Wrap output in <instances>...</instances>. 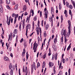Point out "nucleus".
I'll return each instance as SVG.
<instances>
[{
  "instance_id": "nucleus-1",
  "label": "nucleus",
  "mask_w": 75,
  "mask_h": 75,
  "mask_svg": "<svg viewBox=\"0 0 75 75\" xmlns=\"http://www.w3.org/2000/svg\"><path fill=\"white\" fill-rule=\"evenodd\" d=\"M66 30H62L61 33L62 35L63 36L64 35V37H67V34L66 33Z\"/></svg>"
},
{
  "instance_id": "nucleus-2",
  "label": "nucleus",
  "mask_w": 75,
  "mask_h": 75,
  "mask_svg": "<svg viewBox=\"0 0 75 75\" xmlns=\"http://www.w3.org/2000/svg\"><path fill=\"white\" fill-rule=\"evenodd\" d=\"M35 62H33V65H32V67H31L32 70H33V69H34L33 68H34V69H35V70H36V66H35Z\"/></svg>"
},
{
  "instance_id": "nucleus-3",
  "label": "nucleus",
  "mask_w": 75,
  "mask_h": 75,
  "mask_svg": "<svg viewBox=\"0 0 75 75\" xmlns=\"http://www.w3.org/2000/svg\"><path fill=\"white\" fill-rule=\"evenodd\" d=\"M49 67L50 68L54 65V63L52 62H50L49 64Z\"/></svg>"
},
{
  "instance_id": "nucleus-4",
  "label": "nucleus",
  "mask_w": 75,
  "mask_h": 75,
  "mask_svg": "<svg viewBox=\"0 0 75 75\" xmlns=\"http://www.w3.org/2000/svg\"><path fill=\"white\" fill-rule=\"evenodd\" d=\"M31 13H32V16H34V11L32 9L30 10V14H31Z\"/></svg>"
},
{
  "instance_id": "nucleus-5",
  "label": "nucleus",
  "mask_w": 75,
  "mask_h": 75,
  "mask_svg": "<svg viewBox=\"0 0 75 75\" xmlns=\"http://www.w3.org/2000/svg\"><path fill=\"white\" fill-rule=\"evenodd\" d=\"M31 27V26L30 25H27L26 28V30H28V29H30V28Z\"/></svg>"
},
{
  "instance_id": "nucleus-6",
  "label": "nucleus",
  "mask_w": 75,
  "mask_h": 75,
  "mask_svg": "<svg viewBox=\"0 0 75 75\" xmlns=\"http://www.w3.org/2000/svg\"><path fill=\"white\" fill-rule=\"evenodd\" d=\"M25 53V48H24L23 52H22V57H24V54Z\"/></svg>"
},
{
  "instance_id": "nucleus-7",
  "label": "nucleus",
  "mask_w": 75,
  "mask_h": 75,
  "mask_svg": "<svg viewBox=\"0 0 75 75\" xmlns=\"http://www.w3.org/2000/svg\"><path fill=\"white\" fill-rule=\"evenodd\" d=\"M26 72V74L25 75H27L28 74V70H27V67H26L25 69V71Z\"/></svg>"
},
{
  "instance_id": "nucleus-8",
  "label": "nucleus",
  "mask_w": 75,
  "mask_h": 75,
  "mask_svg": "<svg viewBox=\"0 0 75 75\" xmlns=\"http://www.w3.org/2000/svg\"><path fill=\"white\" fill-rule=\"evenodd\" d=\"M52 48L54 49V51H57V47L55 46V45H53Z\"/></svg>"
},
{
  "instance_id": "nucleus-9",
  "label": "nucleus",
  "mask_w": 75,
  "mask_h": 75,
  "mask_svg": "<svg viewBox=\"0 0 75 75\" xmlns=\"http://www.w3.org/2000/svg\"><path fill=\"white\" fill-rule=\"evenodd\" d=\"M0 11L1 13H3V8L2 7V6H0Z\"/></svg>"
},
{
  "instance_id": "nucleus-10",
  "label": "nucleus",
  "mask_w": 75,
  "mask_h": 75,
  "mask_svg": "<svg viewBox=\"0 0 75 75\" xmlns=\"http://www.w3.org/2000/svg\"><path fill=\"white\" fill-rule=\"evenodd\" d=\"M11 17L10 16L9 18V21L8 22V25H10V21H11Z\"/></svg>"
},
{
  "instance_id": "nucleus-11",
  "label": "nucleus",
  "mask_w": 75,
  "mask_h": 75,
  "mask_svg": "<svg viewBox=\"0 0 75 75\" xmlns=\"http://www.w3.org/2000/svg\"><path fill=\"white\" fill-rule=\"evenodd\" d=\"M64 14H65L66 17H68V15H67V10H65Z\"/></svg>"
},
{
  "instance_id": "nucleus-12",
  "label": "nucleus",
  "mask_w": 75,
  "mask_h": 75,
  "mask_svg": "<svg viewBox=\"0 0 75 75\" xmlns=\"http://www.w3.org/2000/svg\"><path fill=\"white\" fill-rule=\"evenodd\" d=\"M33 50L34 49V48L36 47V45L38 47V45L37 44H36V41L35 42V43L33 44Z\"/></svg>"
},
{
  "instance_id": "nucleus-13",
  "label": "nucleus",
  "mask_w": 75,
  "mask_h": 75,
  "mask_svg": "<svg viewBox=\"0 0 75 75\" xmlns=\"http://www.w3.org/2000/svg\"><path fill=\"white\" fill-rule=\"evenodd\" d=\"M4 60L5 61H9V59L7 57H4Z\"/></svg>"
},
{
  "instance_id": "nucleus-14",
  "label": "nucleus",
  "mask_w": 75,
  "mask_h": 75,
  "mask_svg": "<svg viewBox=\"0 0 75 75\" xmlns=\"http://www.w3.org/2000/svg\"><path fill=\"white\" fill-rule=\"evenodd\" d=\"M64 42L65 43V44H67V41H68V40H67V36H65L64 37Z\"/></svg>"
},
{
  "instance_id": "nucleus-15",
  "label": "nucleus",
  "mask_w": 75,
  "mask_h": 75,
  "mask_svg": "<svg viewBox=\"0 0 75 75\" xmlns=\"http://www.w3.org/2000/svg\"><path fill=\"white\" fill-rule=\"evenodd\" d=\"M70 34H71V30H69V33H67V34L68 37L69 36Z\"/></svg>"
},
{
  "instance_id": "nucleus-16",
  "label": "nucleus",
  "mask_w": 75,
  "mask_h": 75,
  "mask_svg": "<svg viewBox=\"0 0 75 75\" xmlns=\"http://www.w3.org/2000/svg\"><path fill=\"white\" fill-rule=\"evenodd\" d=\"M37 45L36 46H35V47L34 48V49H33V50H34V52H36V51H37Z\"/></svg>"
},
{
  "instance_id": "nucleus-17",
  "label": "nucleus",
  "mask_w": 75,
  "mask_h": 75,
  "mask_svg": "<svg viewBox=\"0 0 75 75\" xmlns=\"http://www.w3.org/2000/svg\"><path fill=\"white\" fill-rule=\"evenodd\" d=\"M6 3L7 4H9L10 3V0H7L6 1Z\"/></svg>"
},
{
  "instance_id": "nucleus-18",
  "label": "nucleus",
  "mask_w": 75,
  "mask_h": 75,
  "mask_svg": "<svg viewBox=\"0 0 75 75\" xmlns=\"http://www.w3.org/2000/svg\"><path fill=\"white\" fill-rule=\"evenodd\" d=\"M61 23H62L63 21V20H64V18H63V16H61Z\"/></svg>"
},
{
  "instance_id": "nucleus-19",
  "label": "nucleus",
  "mask_w": 75,
  "mask_h": 75,
  "mask_svg": "<svg viewBox=\"0 0 75 75\" xmlns=\"http://www.w3.org/2000/svg\"><path fill=\"white\" fill-rule=\"evenodd\" d=\"M49 21L50 22H53V19L52 18L50 17L49 18Z\"/></svg>"
},
{
  "instance_id": "nucleus-20",
  "label": "nucleus",
  "mask_w": 75,
  "mask_h": 75,
  "mask_svg": "<svg viewBox=\"0 0 75 75\" xmlns=\"http://www.w3.org/2000/svg\"><path fill=\"white\" fill-rule=\"evenodd\" d=\"M10 74L11 75H13V70L11 69V71L10 72Z\"/></svg>"
},
{
  "instance_id": "nucleus-21",
  "label": "nucleus",
  "mask_w": 75,
  "mask_h": 75,
  "mask_svg": "<svg viewBox=\"0 0 75 75\" xmlns=\"http://www.w3.org/2000/svg\"><path fill=\"white\" fill-rule=\"evenodd\" d=\"M53 70L54 74H56V71H55V66L53 68Z\"/></svg>"
},
{
  "instance_id": "nucleus-22",
  "label": "nucleus",
  "mask_w": 75,
  "mask_h": 75,
  "mask_svg": "<svg viewBox=\"0 0 75 75\" xmlns=\"http://www.w3.org/2000/svg\"><path fill=\"white\" fill-rule=\"evenodd\" d=\"M59 10H61V8H62V7H61V3H59Z\"/></svg>"
},
{
  "instance_id": "nucleus-23",
  "label": "nucleus",
  "mask_w": 75,
  "mask_h": 75,
  "mask_svg": "<svg viewBox=\"0 0 75 75\" xmlns=\"http://www.w3.org/2000/svg\"><path fill=\"white\" fill-rule=\"evenodd\" d=\"M10 34L11 35H9V36H8L9 37V38H8L9 39H10V38L11 37H12V33H11Z\"/></svg>"
},
{
  "instance_id": "nucleus-24",
  "label": "nucleus",
  "mask_w": 75,
  "mask_h": 75,
  "mask_svg": "<svg viewBox=\"0 0 75 75\" xmlns=\"http://www.w3.org/2000/svg\"><path fill=\"white\" fill-rule=\"evenodd\" d=\"M17 8H18V4L16 5L14 7V9L15 10H17Z\"/></svg>"
},
{
  "instance_id": "nucleus-25",
  "label": "nucleus",
  "mask_w": 75,
  "mask_h": 75,
  "mask_svg": "<svg viewBox=\"0 0 75 75\" xmlns=\"http://www.w3.org/2000/svg\"><path fill=\"white\" fill-rule=\"evenodd\" d=\"M13 33L15 34H17V29H15Z\"/></svg>"
},
{
  "instance_id": "nucleus-26",
  "label": "nucleus",
  "mask_w": 75,
  "mask_h": 75,
  "mask_svg": "<svg viewBox=\"0 0 75 75\" xmlns=\"http://www.w3.org/2000/svg\"><path fill=\"white\" fill-rule=\"evenodd\" d=\"M26 9H27V7L26 6L24 5V8H23V10H25V11L26 10Z\"/></svg>"
},
{
  "instance_id": "nucleus-27",
  "label": "nucleus",
  "mask_w": 75,
  "mask_h": 75,
  "mask_svg": "<svg viewBox=\"0 0 75 75\" xmlns=\"http://www.w3.org/2000/svg\"><path fill=\"white\" fill-rule=\"evenodd\" d=\"M12 68V64H10L9 66V69H11Z\"/></svg>"
},
{
  "instance_id": "nucleus-28",
  "label": "nucleus",
  "mask_w": 75,
  "mask_h": 75,
  "mask_svg": "<svg viewBox=\"0 0 75 75\" xmlns=\"http://www.w3.org/2000/svg\"><path fill=\"white\" fill-rule=\"evenodd\" d=\"M66 4L67 7H69V3L68 2H66Z\"/></svg>"
},
{
  "instance_id": "nucleus-29",
  "label": "nucleus",
  "mask_w": 75,
  "mask_h": 75,
  "mask_svg": "<svg viewBox=\"0 0 75 75\" xmlns=\"http://www.w3.org/2000/svg\"><path fill=\"white\" fill-rule=\"evenodd\" d=\"M47 55V54L45 53L43 55V59H45V57H46V55Z\"/></svg>"
},
{
  "instance_id": "nucleus-30",
  "label": "nucleus",
  "mask_w": 75,
  "mask_h": 75,
  "mask_svg": "<svg viewBox=\"0 0 75 75\" xmlns=\"http://www.w3.org/2000/svg\"><path fill=\"white\" fill-rule=\"evenodd\" d=\"M24 46L25 48H26L27 47V43H26V42H25L24 43Z\"/></svg>"
},
{
  "instance_id": "nucleus-31",
  "label": "nucleus",
  "mask_w": 75,
  "mask_h": 75,
  "mask_svg": "<svg viewBox=\"0 0 75 75\" xmlns=\"http://www.w3.org/2000/svg\"><path fill=\"white\" fill-rule=\"evenodd\" d=\"M45 17L46 18H47L48 17V14L47 13H45Z\"/></svg>"
},
{
  "instance_id": "nucleus-32",
  "label": "nucleus",
  "mask_w": 75,
  "mask_h": 75,
  "mask_svg": "<svg viewBox=\"0 0 75 75\" xmlns=\"http://www.w3.org/2000/svg\"><path fill=\"white\" fill-rule=\"evenodd\" d=\"M26 57L27 60V59H28V52H26Z\"/></svg>"
},
{
  "instance_id": "nucleus-33",
  "label": "nucleus",
  "mask_w": 75,
  "mask_h": 75,
  "mask_svg": "<svg viewBox=\"0 0 75 75\" xmlns=\"http://www.w3.org/2000/svg\"><path fill=\"white\" fill-rule=\"evenodd\" d=\"M43 35L44 37H46L47 35L46 34V32H45V31L44 32Z\"/></svg>"
},
{
  "instance_id": "nucleus-34",
  "label": "nucleus",
  "mask_w": 75,
  "mask_h": 75,
  "mask_svg": "<svg viewBox=\"0 0 75 75\" xmlns=\"http://www.w3.org/2000/svg\"><path fill=\"white\" fill-rule=\"evenodd\" d=\"M62 62L63 63V64H65V59H62Z\"/></svg>"
},
{
  "instance_id": "nucleus-35",
  "label": "nucleus",
  "mask_w": 75,
  "mask_h": 75,
  "mask_svg": "<svg viewBox=\"0 0 75 75\" xmlns=\"http://www.w3.org/2000/svg\"><path fill=\"white\" fill-rule=\"evenodd\" d=\"M72 12L71 11V10H69V14H70V16H71L72 15Z\"/></svg>"
},
{
  "instance_id": "nucleus-36",
  "label": "nucleus",
  "mask_w": 75,
  "mask_h": 75,
  "mask_svg": "<svg viewBox=\"0 0 75 75\" xmlns=\"http://www.w3.org/2000/svg\"><path fill=\"white\" fill-rule=\"evenodd\" d=\"M46 29L47 30L48 29V24H47L45 26Z\"/></svg>"
},
{
  "instance_id": "nucleus-37",
  "label": "nucleus",
  "mask_w": 75,
  "mask_h": 75,
  "mask_svg": "<svg viewBox=\"0 0 75 75\" xmlns=\"http://www.w3.org/2000/svg\"><path fill=\"white\" fill-rule=\"evenodd\" d=\"M69 7L70 9H72V8L73 7L72 6V5H70L69 6Z\"/></svg>"
},
{
  "instance_id": "nucleus-38",
  "label": "nucleus",
  "mask_w": 75,
  "mask_h": 75,
  "mask_svg": "<svg viewBox=\"0 0 75 75\" xmlns=\"http://www.w3.org/2000/svg\"><path fill=\"white\" fill-rule=\"evenodd\" d=\"M57 38H54V43H55V42H57Z\"/></svg>"
},
{
  "instance_id": "nucleus-39",
  "label": "nucleus",
  "mask_w": 75,
  "mask_h": 75,
  "mask_svg": "<svg viewBox=\"0 0 75 75\" xmlns=\"http://www.w3.org/2000/svg\"><path fill=\"white\" fill-rule=\"evenodd\" d=\"M40 63L39 62H38L37 63V68H38V67H40Z\"/></svg>"
},
{
  "instance_id": "nucleus-40",
  "label": "nucleus",
  "mask_w": 75,
  "mask_h": 75,
  "mask_svg": "<svg viewBox=\"0 0 75 75\" xmlns=\"http://www.w3.org/2000/svg\"><path fill=\"white\" fill-rule=\"evenodd\" d=\"M68 22L69 24V25H71V21L69 20H68Z\"/></svg>"
},
{
  "instance_id": "nucleus-41",
  "label": "nucleus",
  "mask_w": 75,
  "mask_h": 75,
  "mask_svg": "<svg viewBox=\"0 0 75 75\" xmlns=\"http://www.w3.org/2000/svg\"><path fill=\"white\" fill-rule=\"evenodd\" d=\"M6 7L8 8V10H10V7H9L8 5H6Z\"/></svg>"
},
{
  "instance_id": "nucleus-42",
  "label": "nucleus",
  "mask_w": 75,
  "mask_h": 75,
  "mask_svg": "<svg viewBox=\"0 0 75 75\" xmlns=\"http://www.w3.org/2000/svg\"><path fill=\"white\" fill-rule=\"evenodd\" d=\"M16 16V14L15 13H13L12 14V16L13 17H14V16Z\"/></svg>"
},
{
  "instance_id": "nucleus-43",
  "label": "nucleus",
  "mask_w": 75,
  "mask_h": 75,
  "mask_svg": "<svg viewBox=\"0 0 75 75\" xmlns=\"http://www.w3.org/2000/svg\"><path fill=\"white\" fill-rule=\"evenodd\" d=\"M57 55H56L55 56V60H57Z\"/></svg>"
},
{
  "instance_id": "nucleus-44",
  "label": "nucleus",
  "mask_w": 75,
  "mask_h": 75,
  "mask_svg": "<svg viewBox=\"0 0 75 75\" xmlns=\"http://www.w3.org/2000/svg\"><path fill=\"white\" fill-rule=\"evenodd\" d=\"M70 48H71V46L69 47V46L67 49V51H69V50Z\"/></svg>"
},
{
  "instance_id": "nucleus-45",
  "label": "nucleus",
  "mask_w": 75,
  "mask_h": 75,
  "mask_svg": "<svg viewBox=\"0 0 75 75\" xmlns=\"http://www.w3.org/2000/svg\"><path fill=\"white\" fill-rule=\"evenodd\" d=\"M24 41V39H23V38H22L21 39V41H20V42H23V41Z\"/></svg>"
},
{
  "instance_id": "nucleus-46",
  "label": "nucleus",
  "mask_w": 75,
  "mask_h": 75,
  "mask_svg": "<svg viewBox=\"0 0 75 75\" xmlns=\"http://www.w3.org/2000/svg\"><path fill=\"white\" fill-rule=\"evenodd\" d=\"M52 33H54V31H55V29H54V28H52Z\"/></svg>"
},
{
  "instance_id": "nucleus-47",
  "label": "nucleus",
  "mask_w": 75,
  "mask_h": 75,
  "mask_svg": "<svg viewBox=\"0 0 75 75\" xmlns=\"http://www.w3.org/2000/svg\"><path fill=\"white\" fill-rule=\"evenodd\" d=\"M45 14H48V11H45Z\"/></svg>"
},
{
  "instance_id": "nucleus-48",
  "label": "nucleus",
  "mask_w": 75,
  "mask_h": 75,
  "mask_svg": "<svg viewBox=\"0 0 75 75\" xmlns=\"http://www.w3.org/2000/svg\"><path fill=\"white\" fill-rule=\"evenodd\" d=\"M16 21H17V19H15L14 21V24H15L16 23Z\"/></svg>"
},
{
  "instance_id": "nucleus-49",
  "label": "nucleus",
  "mask_w": 75,
  "mask_h": 75,
  "mask_svg": "<svg viewBox=\"0 0 75 75\" xmlns=\"http://www.w3.org/2000/svg\"><path fill=\"white\" fill-rule=\"evenodd\" d=\"M34 21H36V20H37V18L35 16L34 17Z\"/></svg>"
},
{
  "instance_id": "nucleus-50",
  "label": "nucleus",
  "mask_w": 75,
  "mask_h": 75,
  "mask_svg": "<svg viewBox=\"0 0 75 75\" xmlns=\"http://www.w3.org/2000/svg\"><path fill=\"white\" fill-rule=\"evenodd\" d=\"M27 32H28V30L27 29L26 30V36H27Z\"/></svg>"
},
{
  "instance_id": "nucleus-51",
  "label": "nucleus",
  "mask_w": 75,
  "mask_h": 75,
  "mask_svg": "<svg viewBox=\"0 0 75 75\" xmlns=\"http://www.w3.org/2000/svg\"><path fill=\"white\" fill-rule=\"evenodd\" d=\"M62 62H61L60 63V65H59V68H60L61 67Z\"/></svg>"
},
{
  "instance_id": "nucleus-52",
  "label": "nucleus",
  "mask_w": 75,
  "mask_h": 75,
  "mask_svg": "<svg viewBox=\"0 0 75 75\" xmlns=\"http://www.w3.org/2000/svg\"><path fill=\"white\" fill-rule=\"evenodd\" d=\"M40 17H41L42 16V11H40Z\"/></svg>"
},
{
  "instance_id": "nucleus-53",
  "label": "nucleus",
  "mask_w": 75,
  "mask_h": 75,
  "mask_svg": "<svg viewBox=\"0 0 75 75\" xmlns=\"http://www.w3.org/2000/svg\"><path fill=\"white\" fill-rule=\"evenodd\" d=\"M10 56L12 57V58L13 57V54L12 53H11L10 54Z\"/></svg>"
},
{
  "instance_id": "nucleus-54",
  "label": "nucleus",
  "mask_w": 75,
  "mask_h": 75,
  "mask_svg": "<svg viewBox=\"0 0 75 75\" xmlns=\"http://www.w3.org/2000/svg\"><path fill=\"white\" fill-rule=\"evenodd\" d=\"M8 18H7V19L6 20V23L7 24H8Z\"/></svg>"
},
{
  "instance_id": "nucleus-55",
  "label": "nucleus",
  "mask_w": 75,
  "mask_h": 75,
  "mask_svg": "<svg viewBox=\"0 0 75 75\" xmlns=\"http://www.w3.org/2000/svg\"><path fill=\"white\" fill-rule=\"evenodd\" d=\"M23 72H25V70H24V66H23Z\"/></svg>"
},
{
  "instance_id": "nucleus-56",
  "label": "nucleus",
  "mask_w": 75,
  "mask_h": 75,
  "mask_svg": "<svg viewBox=\"0 0 75 75\" xmlns=\"http://www.w3.org/2000/svg\"><path fill=\"white\" fill-rule=\"evenodd\" d=\"M37 34L38 35H39V30H37Z\"/></svg>"
},
{
  "instance_id": "nucleus-57",
  "label": "nucleus",
  "mask_w": 75,
  "mask_h": 75,
  "mask_svg": "<svg viewBox=\"0 0 75 75\" xmlns=\"http://www.w3.org/2000/svg\"><path fill=\"white\" fill-rule=\"evenodd\" d=\"M28 13H27V12H26L24 14L25 16H27V15H28Z\"/></svg>"
},
{
  "instance_id": "nucleus-58",
  "label": "nucleus",
  "mask_w": 75,
  "mask_h": 75,
  "mask_svg": "<svg viewBox=\"0 0 75 75\" xmlns=\"http://www.w3.org/2000/svg\"><path fill=\"white\" fill-rule=\"evenodd\" d=\"M3 3V0H0V4H2Z\"/></svg>"
},
{
  "instance_id": "nucleus-59",
  "label": "nucleus",
  "mask_w": 75,
  "mask_h": 75,
  "mask_svg": "<svg viewBox=\"0 0 75 75\" xmlns=\"http://www.w3.org/2000/svg\"><path fill=\"white\" fill-rule=\"evenodd\" d=\"M70 26H71V25H69V26L68 27V28L69 30L71 29V28H70Z\"/></svg>"
},
{
  "instance_id": "nucleus-60",
  "label": "nucleus",
  "mask_w": 75,
  "mask_h": 75,
  "mask_svg": "<svg viewBox=\"0 0 75 75\" xmlns=\"http://www.w3.org/2000/svg\"><path fill=\"white\" fill-rule=\"evenodd\" d=\"M38 1H36V5L37 7H38Z\"/></svg>"
},
{
  "instance_id": "nucleus-61",
  "label": "nucleus",
  "mask_w": 75,
  "mask_h": 75,
  "mask_svg": "<svg viewBox=\"0 0 75 75\" xmlns=\"http://www.w3.org/2000/svg\"><path fill=\"white\" fill-rule=\"evenodd\" d=\"M51 13L52 14H54V11H51Z\"/></svg>"
},
{
  "instance_id": "nucleus-62",
  "label": "nucleus",
  "mask_w": 75,
  "mask_h": 75,
  "mask_svg": "<svg viewBox=\"0 0 75 75\" xmlns=\"http://www.w3.org/2000/svg\"><path fill=\"white\" fill-rule=\"evenodd\" d=\"M63 0V2L64 4V5H65V0Z\"/></svg>"
},
{
  "instance_id": "nucleus-63",
  "label": "nucleus",
  "mask_w": 75,
  "mask_h": 75,
  "mask_svg": "<svg viewBox=\"0 0 75 75\" xmlns=\"http://www.w3.org/2000/svg\"><path fill=\"white\" fill-rule=\"evenodd\" d=\"M52 14V16L51 17H50V18H54V15H53V14Z\"/></svg>"
},
{
  "instance_id": "nucleus-64",
  "label": "nucleus",
  "mask_w": 75,
  "mask_h": 75,
  "mask_svg": "<svg viewBox=\"0 0 75 75\" xmlns=\"http://www.w3.org/2000/svg\"><path fill=\"white\" fill-rule=\"evenodd\" d=\"M74 34L75 35V27H74Z\"/></svg>"
}]
</instances>
